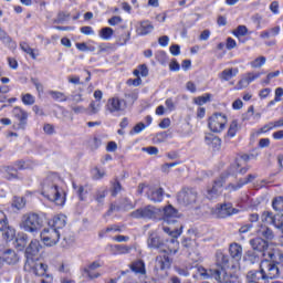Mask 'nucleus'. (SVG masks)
I'll list each match as a JSON object with an SVG mask.
<instances>
[{
	"label": "nucleus",
	"instance_id": "obj_1",
	"mask_svg": "<svg viewBox=\"0 0 283 283\" xmlns=\"http://www.w3.org/2000/svg\"><path fill=\"white\" fill-rule=\"evenodd\" d=\"M59 175H48L42 181V196L57 205V207H63L65 205V191L59 187Z\"/></svg>",
	"mask_w": 283,
	"mask_h": 283
},
{
	"label": "nucleus",
	"instance_id": "obj_2",
	"mask_svg": "<svg viewBox=\"0 0 283 283\" xmlns=\"http://www.w3.org/2000/svg\"><path fill=\"white\" fill-rule=\"evenodd\" d=\"M163 220L166 224H170V227L164 226L163 230L165 233H168L171 238H180L182 234V224H179L178 227H175L174 224H178V218H180V214L174 208V206L169 205L166 206L163 210Z\"/></svg>",
	"mask_w": 283,
	"mask_h": 283
},
{
	"label": "nucleus",
	"instance_id": "obj_3",
	"mask_svg": "<svg viewBox=\"0 0 283 283\" xmlns=\"http://www.w3.org/2000/svg\"><path fill=\"white\" fill-rule=\"evenodd\" d=\"M20 229L25 233H38L43 229V219L35 212H29L22 216Z\"/></svg>",
	"mask_w": 283,
	"mask_h": 283
},
{
	"label": "nucleus",
	"instance_id": "obj_4",
	"mask_svg": "<svg viewBox=\"0 0 283 283\" xmlns=\"http://www.w3.org/2000/svg\"><path fill=\"white\" fill-rule=\"evenodd\" d=\"M199 273L203 280L213 279L217 280V282L220 283H231V274L227 273L224 269H210L206 270L202 268L199 269Z\"/></svg>",
	"mask_w": 283,
	"mask_h": 283
},
{
	"label": "nucleus",
	"instance_id": "obj_5",
	"mask_svg": "<svg viewBox=\"0 0 283 283\" xmlns=\"http://www.w3.org/2000/svg\"><path fill=\"white\" fill-rule=\"evenodd\" d=\"M163 213L160 208H156V206L148 205L143 208H138L137 210L130 213L132 218L142 219V220H157V218Z\"/></svg>",
	"mask_w": 283,
	"mask_h": 283
},
{
	"label": "nucleus",
	"instance_id": "obj_6",
	"mask_svg": "<svg viewBox=\"0 0 283 283\" xmlns=\"http://www.w3.org/2000/svg\"><path fill=\"white\" fill-rule=\"evenodd\" d=\"M198 200V191L193 188H185L177 195L178 205L181 207H192Z\"/></svg>",
	"mask_w": 283,
	"mask_h": 283
},
{
	"label": "nucleus",
	"instance_id": "obj_7",
	"mask_svg": "<svg viewBox=\"0 0 283 283\" xmlns=\"http://www.w3.org/2000/svg\"><path fill=\"white\" fill-rule=\"evenodd\" d=\"M41 240L45 247H56V244H59V240H61V231L52 228H45L41 232Z\"/></svg>",
	"mask_w": 283,
	"mask_h": 283
},
{
	"label": "nucleus",
	"instance_id": "obj_8",
	"mask_svg": "<svg viewBox=\"0 0 283 283\" xmlns=\"http://www.w3.org/2000/svg\"><path fill=\"white\" fill-rule=\"evenodd\" d=\"M260 269L265 277V281L275 280V277H280V268L272 262H269V259H265L261 262Z\"/></svg>",
	"mask_w": 283,
	"mask_h": 283
},
{
	"label": "nucleus",
	"instance_id": "obj_9",
	"mask_svg": "<svg viewBox=\"0 0 283 283\" xmlns=\"http://www.w3.org/2000/svg\"><path fill=\"white\" fill-rule=\"evenodd\" d=\"M227 125V116L222 115V113H216L209 118L208 127L211 132L216 134H220L223 132L224 126Z\"/></svg>",
	"mask_w": 283,
	"mask_h": 283
},
{
	"label": "nucleus",
	"instance_id": "obj_10",
	"mask_svg": "<svg viewBox=\"0 0 283 283\" xmlns=\"http://www.w3.org/2000/svg\"><path fill=\"white\" fill-rule=\"evenodd\" d=\"M216 218L224 219L238 213V209L233 208L232 203L217 205L216 209L212 210Z\"/></svg>",
	"mask_w": 283,
	"mask_h": 283
},
{
	"label": "nucleus",
	"instance_id": "obj_11",
	"mask_svg": "<svg viewBox=\"0 0 283 283\" xmlns=\"http://www.w3.org/2000/svg\"><path fill=\"white\" fill-rule=\"evenodd\" d=\"M227 178H229V174L221 175L214 180L212 187L208 188L207 193L209 200H213V198H218V196L222 193V187L224 186V182H227Z\"/></svg>",
	"mask_w": 283,
	"mask_h": 283
},
{
	"label": "nucleus",
	"instance_id": "obj_12",
	"mask_svg": "<svg viewBox=\"0 0 283 283\" xmlns=\"http://www.w3.org/2000/svg\"><path fill=\"white\" fill-rule=\"evenodd\" d=\"M250 244L253 251H256V253H261L263 258H266V253L269 251V241L264 240L262 237H258L250 240Z\"/></svg>",
	"mask_w": 283,
	"mask_h": 283
},
{
	"label": "nucleus",
	"instance_id": "obj_13",
	"mask_svg": "<svg viewBox=\"0 0 283 283\" xmlns=\"http://www.w3.org/2000/svg\"><path fill=\"white\" fill-rule=\"evenodd\" d=\"M125 107H127L125 99H120L118 97L109 98L106 104V109L111 112V114L116 112H125Z\"/></svg>",
	"mask_w": 283,
	"mask_h": 283
},
{
	"label": "nucleus",
	"instance_id": "obj_14",
	"mask_svg": "<svg viewBox=\"0 0 283 283\" xmlns=\"http://www.w3.org/2000/svg\"><path fill=\"white\" fill-rule=\"evenodd\" d=\"M12 114L14 118L19 120L18 129H25V127L28 126V112H25L23 108L19 106H15L12 111Z\"/></svg>",
	"mask_w": 283,
	"mask_h": 283
},
{
	"label": "nucleus",
	"instance_id": "obj_15",
	"mask_svg": "<svg viewBox=\"0 0 283 283\" xmlns=\"http://www.w3.org/2000/svg\"><path fill=\"white\" fill-rule=\"evenodd\" d=\"M146 196L151 202H163L165 190L158 187H147Z\"/></svg>",
	"mask_w": 283,
	"mask_h": 283
},
{
	"label": "nucleus",
	"instance_id": "obj_16",
	"mask_svg": "<svg viewBox=\"0 0 283 283\" xmlns=\"http://www.w3.org/2000/svg\"><path fill=\"white\" fill-rule=\"evenodd\" d=\"M258 178V175H248L245 178H240L237 184H229L226 189L228 191H238L244 187V185H249V182H253Z\"/></svg>",
	"mask_w": 283,
	"mask_h": 283
},
{
	"label": "nucleus",
	"instance_id": "obj_17",
	"mask_svg": "<svg viewBox=\"0 0 283 283\" xmlns=\"http://www.w3.org/2000/svg\"><path fill=\"white\" fill-rule=\"evenodd\" d=\"M96 269H101V263L94 261L82 270L83 277H87L88 280H96L97 277H101V273L94 272Z\"/></svg>",
	"mask_w": 283,
	"mask_h": 283
},
{
	"label": "nucleus",
	"instance_id": "obj_18",
	"mask_svg": "<svg viewBox=\"0 0 283 283\" xmlns=\"http://www.w3.org/2000/svg\"><path fill=\"white\" fill-rule=\"evenodd\" d=\"M147 245L149 249H158L160 253L167 252V250H165V241H163L157 234H149Z\"/></svg>",
	"mask_w": 283,
	"mask_h": 283
},
{
	"label": "nucleus",
	"instance_id": "obj_19",
	"mask_svg": "<svg viewBox=\"0 0 283 283\" xmlns=\"http://www.w3.org/2000/svg\"><path fill=\"white\" fill-rule=\"evenodd\" d=\"M65 224H67V217L65 214H57L49 221L50 229H54L55 231L65 228Z\"/></svg>",
	"mask_w": 283,
	"mask_h": 283
},
{
	"label": "nucleus",
	"instance_id": "obj_20",
	"mask_svg": "<svg viewBox=\"0 0 283 283\" xmlns=\"http://www.w3.org/2000/svg\"><path fill=\"white\" fill-rule=\"evenodd\" d=\"M205 143L210 149H213V151H220V148L222 147V139L213 134L206 135Z\"/></svg>",
	"mask_w": 283,
	"mask_h": 283
},
{
	"label": "nucleus",
	"instance_id": "obj_21",
	"mask_svg": "<svg viewBox=\"0 0 283 283\" xmlns=\"http://www.w3.org/2000/svg\"><path fill=\"white\" fill-rule=\"evenodd\" d=\"M43 249L40 240H32L28 248L25 249L27 258H34V255H39V252Z\"/></svg>",
	"mask_w": 283,
	"mask_h": 283
},
{
	"label": "nucleus",
	"instance_id": "obj_22",
	"mask_svg": "<svg viewBox=\"0 0 283 283\" xmlns=\"http://www.w3.org/2000/svg\"><path fill=\"white\" fill-rule=\"evenodd\" d=\"M31 273L36 275L38 277H43L48 274V264L36 263L32 261L30 264Z\"/></svg>",
	"mask_w": 283,
	"mask_h": 283
},
{
	"label": "nucleus",
	"instance_id": "obj_23",
	"mask_svg": "<svg viewBox=\"0 0 283 283\" xmlns=\"http://www.w3.org/2000/svg\"><path fill=\"white\" fill-rule=\"evenodd\" d=\"M248 282H269L266 281L262 268L260 270H251L247 273Z\"/></svg>",
	"mask_w": 283,
	"mask_h": 283
},
{
	"label": "nucleus",
	"instance_id": "obj_24",
	"mask_svg": "<svg viewBox=\"0 0 283 283\" xmlns=\"http://www.w3.org/2000/svg\"><path fill=\"white\" fill-rule=\"evenodd\" d=\"M256 234L259 235V238H262L266 242H269L275 238V233H273V230L266 226H261L256 230Z\"/></svg>",
	"mask_w": 283,
	"mask_h": 283
},
{
	"label": "nucleus",
	"instance_id": "obj_25",
	"mask_svg": "<svg viewBox=\"0 0 283 283\" xmlns=\"http://www.w3.org/2000/svg\"><path fill=\"white\" fill-rule=\"evenodd\" d=\"M266 256L269 258V262L275 264L276 266L283 262V254L280 250H268Z\"/></svg>",
	"mask_w": 283,
	"mask_h": 283
},
{
	"label": "nucleus",
	"instance_id": "obj_26",
	"mask_svg": "<svg viewBox=\"0 0 283 283\" xmlns=\"http://www.w3.org/2000/svg\"><path fill=\"white\" fill-rule=\"evenodd\" d=\"M229 253L234 262H240V260H242V245L238 243H231Z\"/></svg>",
	"mask_w": 283,
	"mask_h": 283
},
{
	"label": "nucleus",
	"instance_id": "obj_27",
	"mask_svg": "<svg viewBox=\"0 0 283 283\" xmlns=\"http://www.w3.org/2000/svg\"><path fill=\"white\" fill-rule=\"evenodd\" d=\"M156 268L160 269V271H165L171 268V259L167 255H159L156 258Z\"/></svg>",
	"mask_w": 283,
	"mask_h": 283
},
{
	"label": "nucleus",
	"instance_id": "obj_28",
	"mask_svg": "<svg viewBox=\"0 0 283 283\" xmlns=\"http://www.w3.org/2000/svg\"><path fill=\"white\" fill-rule=\"evenodd\" d=\"M2 260L7 264H17V262H19V255H17V252H14V250L9 249L3 252Z\"/></svg>",
	"mask_w": 283,
	"mask_h": 283
},
{
	"label": "nucleus",
	"instance_id": "obj_29",
	"mask_svg": "<svg viewBox=\"0 0 283 283\" xmlns=\"http://www.w3.org/2000/svg\"><path fill=\"white\" fill-rule=\"evenodd\" d=\"M0 41L7 45L8 48H10L11 50H14L17 48V42H14V40H12V38H10L8 35V32H6L3 29L0 28Z\"/></svg>",
	"mask_w": 283,
	"mask_h": 283
},
{
	"label": "nucleus",
	"instance_id": "obj_30",
	"mask_svg": "<svg viewBox=\"0 0 283 283\" xmlns=\"http://www.w3.org/2000/svg\"><path fill=\"white\" fill-rule=\"evenodd\" d=\"M240 167H242L240 159H235L234 164H232L229 168V174H241L242 176H244V174L249 171V166L243 168Z\"/></svg>",
	"mask_w": 283,
	"mask_h": 283
},
{
	"label": "nucleus",
	"instance_id": "obj_31",
	"mask_svg": "<svg viewBox=\"0 0 283 283\" xmlns=\"http://www.w3.org/2000/svg\"><path fill=\"white\" fill-rule=\"evenodd\" d=\"M153 30H154V25L149 23V21H144L140 23V27L137 29V34H139V36H145L147 34H150Z\"/></svg>",
	"mask_w": 283,
	"mask_h": 283
},
{
	"label": "nucleus",
	"instance_id": "obj_32",
	"mask_svg": "<svg viewBox=\"0 0 283 283\" xmlns=\"http://www.w3.org/2000/svg\"><path fill=\"white\" fill-rule=\"evenodd\" d=\"M238 69H226L219 74L221 81H231L233 76H238Z\"/></svg>",
	"mask_w": 283,
	"mask_h": 283
},
{
	"label": "nucleus",
	"instance_id": "obj_33",
	"mask_svg": "<svg viewBox=\"0 0 283 283\" xmlns=\"http://www.w3.org/2000/svg\"><path fill=\"white\" fill-rule=\"evenodd\" d=\"M4 171L7 174V180H14V179L19 178V175H18L19 170H17V167L14 165L6 166Z\"/></svg>",
	"mask_w": 283,
	"mask_h": 283
},
{
	"label": "nucleus",
	"instance_id": "obj_34",
	"mask_svg": "<svg viewBox=\"0 0 283 283\" xmlns=\"http://www.w3.org/2000/svg\"><path fill=\"white\" fill-rule=\"evenodd\" d=\"M49 94L53 101H59L60 103H65V101H67V96H65V93L63 92L50 91Z\"/></svg>",
	"mask_w": 283,
	"mask_h": 283
},
{
	"label": "nucleus",
	"instance_id": "obj_35",
	"mask_svg": "<svg viewBox=\"0 0 283 283\" xmlns=\"http://www.w3.org/2000/svg\"><path fill=\"white\" fill-rule=\"evenodd\" d=\"M132 271H134V273H140L142 275H145V262L143 261H136L132 264L130 266Z\"/></svg>",
	"mask_w": 283,
	"mask_h": 283
},
{
	"label": "nucleus",
	"instance_id": "obj_36",
	"mask_svg": "<svg viewBox=\"0 0 283 283\" xmlns=\"http://www.w3.org/2000/svg\"><path fill=\"white\" fill-rule=\"evenodd\" d=\"M105 198H107V189L96 190L94 200H96L99 205H103L105 202Z\"/></svg>",
	"mask_w": 283,
	"mask_h": 283
},
{
	"label": "nucleus",
	"instance_id": "obj_37",
	"mask_svg": "<svg viewBox=\"0 0 283 283\" xmlns=\"http://www.w3.org/2000/svg\"><path fill=\"white\" fill-rule=\"evenodd\" d=\"M113 34H114V29L109 27H105L99 31V36L101 39H104V41H109Z\"/></svg>",
	"mask_w": 283,
	"mask_h": 283
},
{
	"label": "nucleus",
	"instance_id": "obj_38",
	"mask_svg": "<svg viewBox=\"0 0 283 283\" xmlns=\"http://www.w3.org/2000/svg\"><path fill=\"white\" fill-rule=\"evenodd\" d=\"M240 129V126L238 125V120H232L230 126H229V129H228V136L229 138H234V136L238 134Z\"/></svg>",
	"mask_w": 283,
	"mask_h": 283
},
{
	"label": "nucleus",
	"instance_id": "obj_39",
	"mask_svg": "<svg viewBox=\"0 0 283 283\" xmlns=\"http://www.w3.org/2000/svg\"><path fill=\"white\" fill-rule=\"evenodd\" d=\"M20 48L23 52H25V54H29L31 59L36 60V53H34V50L30 48L29 43L21 42Z\"/></svg>",
	"mask_w": 283,
	"mask_h": 283
},
{
	"label": "nucleus",
	"instance_id": "obj_40",
	"mask_svg": "<svg viewBox=\"0 0 283 283\" xmlns=\"http://www.w3.org/2000/svg\"><path fill=\"white\" fill-rule=\"evenodd\" d=\"M209 101H211V94L207 93L203 96L196 97L193 103H196V105L202 106L206 103H209Z\"/></svg>",
	"mask_w": 283,
	"mask_h": 283
},
{
	"label": "nucleus",
	"instance_id": "obj_41",
	"mask_svg": "<svg viewBox=\"0 0 283 283\" xmlns=\"http://www.w3.org/2000/svg\"><path fill=\"white\" fill-rule=\"evenodd\" d=\"M274 211H283V197H275L272 201Z\"/></svg>",
	"mask_w": 283,
	"mask_h": 283
},
{
	"label": "nucleus",
	"instance_id": "obj_42",
	"mask_svg": "<svg viewBox=\"0 0 283 283\" xmlns=\"http://www.w3.org/2000/svg\"><path fill=\"white\" fill-rule=\"evenodd\" d=\"M218 262H219V264H221L220 269H224L226 271H227V269H229V262H230L229 255L219 254Z\"/></svg>",
	"mask_w": 283,
	"mask_h": 283
},
{
	"label": "nucleus",
	"instance_id": "obj_43",
	"mask_svg": "<svg viewBox=\"0 0 283 283\" xmlns=\"http://www.w3.org/2000/svg\"><path fill=\"white\" fill-rule=\"evenodd\" d=\"M3 237L4 240H7L8 242H10L11 240H14V229L10 228V226L8 224L7 221V228L4 230Z\"/></svg>",
	"mask_w": 283,
	"mask_h": 283
},
{
	"label": "nucleus",
	"instance_id": "obj_44",
	"mask_svg": "<svg viewBox=\"0 0 283 283\" xmlns=\"http://www.w3.org/2000/svg\"><path fill=\"white\" fill-rule=\"evenodd\" d=\"M247 258H248V261L251 262V264H255L260 262V255L254 250L248 251Z\"/></svg>",
	"mask_w": 283,
	"mask_h": 283
},
{
	"label": "nucleus",
	"instance_id": "obj_45",
	"mask_svg": "<svg viewBox=\"0 0 283 283\" xmlns=\"http://www.w3.org/2000/svg\"><path fill=\"white\" fill-rule=\"evenodd\" d=\"M249 32V29L247 28V25H239L234 31H233V34L237 36V38H240V36H247Z\"/></svg>",
	"mask_w": 283,
	"mask_h": 283
},
{
	"label": "nucleus",
	"instance_id": "obj_46",
	"mask_svg": "<svg viewBox=\"0 0 283 283\" xmlns=\"http://www.w3.org/2000/svg\"><path fill=\"white\" fill-rule=\"evenodd\" d=\"M112 249H115L116 253L125 254L132 251V248L127 245L116 244L114 247L111 245Z\"/></svg>",
	"mask_w": 283,
	"mask_h": 283
},
{
	"label": "nucleus",
	"instance_id": "obj_47",
	"mask_svg": "<svg viewBox=\"0 0 283 283\" xmlns=\"http://www.w3.org/2000/svg\"><path fill=\"white\" fill-rule=\"evenodd\" d=\"M22 103L23 105H34L35 98L32 94L27 93L22 95Z\"/></svg>",
	"mask_w": 283,
	"mask_h": 283
},
{
	"label": "nucleus",
	"instance_id": "obj_48",
	"mask_svg": "<svg viewBox=\"0 0 283 283\" xmlns=\"http://www.w3.org/2000/svg\"><path fill=\"white\" fill-rule=\"evenodd\" d=\"M6 229H8V217L0 210V231H6Z\"/></svg>",
	"mask_w": 283,
	"mask_h": 283
},
{
	"label": "nucleus",
	"instance_id": "obj_49",
	"mask_svg": "<svg viewBox=\"0 0 283 283\" xmlns=\"http://www.w3.org/2000/svg\"><path fill=\"white\" fill-rule=\"evenodd\" d=\"M12 207H14L15 209H23V207H25V199H23L22 197H14Z\"/></svg>",
	"mask_w": 283,
	"mask_h": 283
},
{
	"label": "nucleus",
	"instance_id": "obj_50",
	"mask_svg": "<svg viewBox=\"0 0 283 283\" xmlns=\"http://www.w3.org/2000/svg\"><path fill=\"white\" fill-rule=\"evenodd\" d=\"M67 19H70V13L61 11L57 13L56 19L53 20V23H63L64 21H67Z\"/></svg>",
	"mask_w": 283,
	"mask_h": 283
},
{
	"label": "nucleus",
	"instance_id": "obj_51",
	"mask_svg": "<svg viewBox=\"0 0 283 283\" xmlns=\"http://www.w3.org/2000/svg\"><path fill=\"white\" fill-rule=\"evenodd\" d=\"M59 273H64L65 275H70L71 269H70V263L62 262L57 266Z\"/></svg>",
	"mask_w": 283,
	"mask_h": 283
},
{
	"label": "nucleus",
	"instance_id": "obj_52",
	"mask_svg": "<svg viewBox=\"0 0 283 283\" xmlns=\"http://www.w3.org/2000/svg\"><path fill=\"white\" fill-rule=\"evenodd\" d=\"M145 127H147L145 125V123L140 122L133 127V129L129 132V135L134 136V134H140V132H143V129H145Z\"/></svg>",
	"mask_w": 283,
	"mask_h": 283
},
{
	"label": "nucleus",
	"instance_id": "obj_53",
	"mask_svg": "<svg viewBox=\"0 0 283 283\" xmlns=\"http://www.w3.org/2000/svg\"><path fill=\"white\" fill-rule=\"evenodd\" d=\"M264 63H266V57L260 56L251 62V67H262V65H264Z\"/></svg>",
	"mask_w": 283,
	"mask_h": 283
},
{
	"label": "nucleus",
	"instance_id": "obj_54",
	"mask_svg": "<svg viewBox=\"0 0 283 283\" xmlns=\"http://www.w3.org/2000/svg\"><path fill=\"white\" fill-rule=\"evenodd\" d=\"M123 189V187L120 186V181L118 180H115L113 182V186H112V196H118V193H120V190Z\"/></svg>",
	"mask_w": 283,
	"mask_h": 283
},
{
	"label": "nucleus",
	"instance_id": "obj_55",
	"mask_svg": "<svg viewBox=\"0 0 283 283\" xmlns=\"http://www.w3.org/2000/svg\"><path fill=\"white\" fill-rule=\"evenodd\" d=\"M178 165H180V161L164 164L163 167H161V171L164 174H169V169H171V167H178Z\"/></svg>",
	"mask_w": 283,
	"mask_h": 283
},
{
	"label": "nucleus",
	"instance_id": "obj_56",
	"mask_svg": "<svg viewBox=\"0 0 283 283\" xmlns=\"http://www.w3.org/2000/svg\"><path fill=\"white\" fill-rule=\"evenodd\" d=\"M90 109L91 115L98 114V112H101V103L96 104L95 102H91Z\"/></svg>",
	"mask_w": 283,
	"mask_h": 283
},
{
	"label": "nucleus",
	"instance_id": "obj_57",
	"mask_svg": "<svg viewBox=\"0 0 283 283\" xmlns=\"http://www.w3.org/2000/svg\"><path fill=\"white\" fill-rule=\"evenodd\" d=\"M13 165H14L17 171H23V169H28V166L25 165V160H23V159L14 161Z\"/></svg>",
	"mask_w": 283,
	"mask_h": 283
},
{
	"label": "nucleus",
	"instance_id": "obj_58",
	"mask_svg": "<svg viewBox=\"0 0 283 283\" xmlns=\"http://www.w3.org/2000/svg\"><path fill=\"white\" fill-rule=\"evenodd\" d=\"M142 150L149 154V156L158 155V148H156L155 146L144 147V148H142Z\"/></svg>",
	"mask_w": 283,
	"mask_h": 283
},
{
	"label": "nucleus",
	"instance_id": "obj_59",
	"mask_svg": "<svg viewBox=\"0 0 283 283\" xmlns=\"http://www.w3.org/2000/svg\"><path fill=\"white\" fill-rule=\"evenodd\" d=\"M249 80H247V76L243 75V77L238 83V90H244V87H249Z\"/></svg>",
	"mask_w": 283,
	"mask_h": 283
},
{
	"label": "nucleus",
	"instance_id": "obj_60",
	"mask_svg": "<svg viewBox=\"0 0 283 283\" xmlns=\"http://www.w3.org/2000/svg\"><path fill=\"white\" fill-rule=\"evenodd\" d=\"M260 73H247L244 76L248 80V83H253V81H255V78H260Z\"/></svg>",
	"mask_w": 283,
	"mask_h": 283
},
{
	"label": "nucleus",
	"instance_id": "obj_61",
	"mask_svg": "<svg viewBox=\"0 0 283 283\" xmlns=\"http://www.w3.org/2000/svg\"><path fill=\"white\" fill-rule=\"evenodd\" d=\"M270 10H271V12H273V14H280V2L273 1L270 4Z\"/></svg>",
	"mask_w": 283,
	"mask_h": 283
},
{
	"label": "nucleus",
	"instance_id": "obj_62",
	"mask_svg": "<svg viewBox=\"0 0 283 283\" xmlns=\"http://www.w3.org/2000/svg\"><path fill=\"white\" fill-rule=\"evenodd\" d=\"M109 25H118V23H123V18L119 15H114L108 20Z\"/></svg>",
	"mask_w": 283,
	"mask_h": 283
},
{
	"label": "nucleus",
	"instance_id": "obj_63",
	"mask_svg": "<svg viewBox=\"0 0 283 283\" xmlns=\"http://www.w3.org/2000/svg\"><path fill=\"white\" fill-rule=\"evenodd\" d=\"M170 54H172V56H178L180 54V45L172 44L170 46Z\"/></svg>",
	"mask_w": 283,
	"mask_h": 283
},
{
	"label": "nucleus",
	"instance_id": "obj_64",
	"mask_svg": "<svg viewBox=\"0 0 283 283\" xmlns=\"http://www.w3.org/2000/svg\"><path fill=\"white\" fill-rule=\"evenodd\" d=\"M43 130L49 135L52 136L54 134V126L52 124H45Z\"/></svg>",
	"mask_w": 283,
	"mask_h": 283
}]
</instances>
